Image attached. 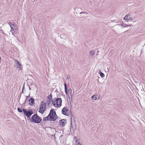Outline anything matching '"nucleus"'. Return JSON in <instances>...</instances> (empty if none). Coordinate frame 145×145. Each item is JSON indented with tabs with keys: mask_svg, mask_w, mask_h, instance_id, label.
I'll return each instance as SVG.
<instances>
[{
	"mask_svg": "<svg viewBox=\"0 0 145 145\" xmlns=\"http://www.w3.org/2000/svg\"><path fill=\"white\" fill-rule=\"evenodd\" d=\"M74 118L73 115H71V128L70 130L72 129L75 130L76 129V126L75 124Z\"/></svg>",
	"mask_w": 145,
	"mask_h": 145,
	"instance_id": "obj_5",
	"label": "nucleus"
},
{
	"mask_svg": "<svg viewBox=\"0 0 145 145\" xmlns=\"http://www.w3.org/2000/svg\"><path fill=\"white\" fill-rule=\"evenodd\" d=\"M24 86H23V88H22V93H23V91H24Z\"/></svg>",
	"mask_w": 145,
	"mask_h": 145,
	"instance_id": "obj_23",
	"label": "nucleus"
},
{
	"mask_svg": "<svg viewBox=\"0 0 145 145\" xmlns=\"http://www.w3.org/2000/svg\"><path fill=\"white\" fill-rule=\"evenodd\" d=\"M69 110L66 106H65L62 110V113L65 116H69V113L68 112Z\"/></svg>",
	"mask_w": 145,
	"mask_h": 145,
	"instance_id": "obj_8",
	"label": "nucleus"
},
{
	"mask_svg": "<svg viewBox=\"0 0 145 145\" xmlns=\"http://www.w3.org/2000/svg\"><path fill=\"white\" fill-rule=\"evenodd\" d=\"M64 86L65 91L66 94L68 95V98L69 99H72L73 95V93L72 92V90L70 89L67 91V86L66 83L65 84Z\"/></svg>",
	"mask_w": 145,
	"mask_h": 145,
	"instance_id": "obj_3",
	"label": "nucleus"
},
{
	"mask_svg": "<svg viewBox=\"0 0 145 145\" xmlns=\"http://www.w3.org/2000/svg\"><path fill=\"white\" fill-rule=\"evenodd\" d=\"M87 14L88 13H87L86 12H81L80 13V14Z\"/></svg>",
	"mask_w": 145,
	"mask_h": 145,
	"instance_id": "obj_20",
	"label": "nucleus"
},
{
	"mask_svg": "<svg viewBox=\"0 0 145 145\" xmlns=\"http://www.w3.org/2000/svg\"><path fill=\"white\" fill-rule=\"evenodd\" d=\"M121 25L124 28L127 27H130L131 26H133L131 24H129V25H128L124 23H123L121 24Z\"/></svg>",
	"mask_w": 145,
	"mask_h": 145,
	"instance_id": "obj_13",
	"label": "nucleus"
},
{
	"mask_svg": "<svg viewBox=\"0 0 145 145\" xmlns=\"http://www.w3.org/2000/svg\"><path fill=\"white\" fill-rule=\"evenodd\" d=\"M132 18V20L134 19V18Z\"/></svg>",
	"mask_w": 145,
	"mask_h": 145,
	"instance_id": "obj_26",
	"label": "nucleus"
},
{
	"mask_svg": "<svg viewBox=\"0 0 145 145\" xmlns=\"http://www.w3.org/2000/svg\"><path fill=\"white\" fill-rule=\"evenodd\" d=\"M1 31H2V29H1Z\"/></svg>",
	"mask_w": 145,
	"mask_h": 145,
	"instance_id": "obj_29",
	"label": "nucleus"
},
{
	"mask_svg": "<svg viewBox=\"0 0 145 145\" xmlns=\"http://www.w3.org/2000/svg\"><path fill=\"white\" fill-rule=\"evenodd\" d=\"M91 99L92 100H96L97 99V97H96V95H93V96H92L91 97Z\"/></svg>",
	"mask_w": 145,
	"mask_h": 145,
	"instance_id": "obj_16",
	"label": "nucleus"
},
{
	"mask_svg": "<svg viewBox=\"0 0 145 145\" xmlns=\"http://www.w3.org/2000/svg\"><path fill=\"white\" fill-rule=\"evenodd\" d=\"M32 121L36 123H39L42 121V119L37 115V114H34L31 117Z\"/></svg>",
	"mask_w": 145,
	"mask_h": 145,
	"instance_id": "obj_2",
	"label": "nucleus"
},
{
	"mask_svg": "<svg viewBox=\"0 0 145 145\" xmlns=\"http://www.w3.org/2000/svg\"><path fill=\"white\" fill-rule=\"evenodd\" d=\"M50 116L49 117L50 121H55L57 118V116L56 113L53 109H52L50 110V113L48 115Z\"/></svg>",
	"mask_w": 145,
	"mask_h": 145,
	"instance_id": "obj_1",
	"label": "nucleus"
},
{
	"mask_svg": "<svg viewBox=\"0 0 145 145\" xmlns=\"http://www.w3.org/2000/svg\"><path fill=\"white\" fill-rule=\"evenodd\" d=\"M62 100L60 98H57L56 100L53 101V103L54 106L56 107H59L62 104Z\"/></svg>",
	"mask_w": 145,
	"mask_h": 145,
	"instance_id": "obj_4",
	"label": "nucleus"
},
{
	"mask_svg": "<svg viewBox=\"0 0 145 145\" xmlns=\"http://www.w3.org/2000/svg\"><path fill=\"white\" fill-rule=\"evenodd\" d=\"M50 116V115H48L46 117L44 118L43 119V121H47V120H49V117Z\"/></svg>",
	"mask_w": 145,
	"mask_h": 145,
	"instance_id": "obj_14",
	"label": "nucleus"
},
{
	"mask_svg": "<svg viewBox=\"0 0 145 145\" xmlns=\"http://www.w3.org/2000/svg\"><path fill=\"white\" fill-rule=\"evenodd\" d=\"M59 123L61 126H64L66 123V120L63 119L60 121Z\"/></svg>",
	"mask_w": 145,
	"mask_h": 145,
	"instance_id": "obj_10",
	"label": "nucleus"
},
{
	"mask_svg": "<svg viewBox=\"0 0 145 145\" xmlns=\"http://www.w3.org/2000/svg\"><path fill=\"white\" fill-rule=\"evenodd\" d=\"M94 53L95 52L93 50H91L89 52L90 56H91L94 55Z\"/></svg>",
	"mask_w": 145,
	"mask_h": 145,
	"instance_id": "obj_15",
	"label": "nucleus"
},
{
	"mask_svg": "<svg viewBox=\"0 0 145 145\" xmlns=\"http://www.w3.org/2000/svg\"><path fill=\"white\" fill-rule=\"evenodd\" d=\"M100 76L102 77H103L105 76L104 74L102 72H101V73L100 74Z\"/></svg>",
	"mask_w": 145,
	"mask_h": 145,
	"instance_id": "obj_19",
	"label": "nucleus"
},
{
	"mask_svg": "<svg viewBox=\"0 0 145 145\" xmlns=\"http://www.w3.org/2000/svg\"><path fill=\"white\" fill-rule=\"evenodd\" d=\"M11 23H8V24L10 25H11V24H10Z\"/></svg>",
	"mask_w": 145,
	"mask_h": 145,
	"instance_id": "obj_28",
	"label": "nucleus"
},
{
	"mask_svg": "<svg viewBox=\"0 0 145 145\" xmlns=\"http://www.w3.org/2000/svg\"><path fill=\"white\" fill-rule=\"evenodd\" d=\"M74 145H82L80 143L77 142Z\"/></svg>",
	"mask_w": 145,
	"mask_h": 145,
	"instance_id": "obj_22",
	"label": "nucleus"
},
{
	"mask_svg": "<svg viewBox=\"0 0 145 145\" xmlns=\"http://www.w3.org/2000/svg\"><path fill=\"white\" fill-rule=\"evenodd\" d=\"M29 101L30 105H33L34 104V100L33 98H31Z\"/></svg>",
	"mask_w": 145,
	"mask_h": 145,
	"instance_id": "obj_12",
	"label": "nucleus"
},
{
	"mask_svg": "<svg viewBox=\"0 0 145 145\" xmlns=\"http://www.w3.org/2000/svg\"><path fill=\"white\" fill-rule=\"evenodd\" d=\"M23 112L24 115L26 116L27 118H29L32 114H33L32 111L29 109H23Z\"/></svg>",
	"mask_w": 145,
	"mask_h": 145,
	"instance_id": "obj_7",
	"label": "nucleus"
},
{
	"mask_svg": "<svg viewBox=\"0 0 145 145\" xmlns=\"http://www.w3.org/2000/svg\"><path fill=\"white\" fill-rule=\"evenodd\" d=\"M46 107V104L44 103L43 101H41L40 105L39 112L42 114L43 113L45 110Z\"/></svg>",
	"mask_w": 145,
	"mask_h": 145,
	"instance_id": "obj_6",
	"label": "nucleus"
},
{
	"mask_svg": "<svg viewBox=\"0 0 145 145\" xmlns=\"http://www.w3.org/2000/svg\"><path fill=\"white\" fill-rule=\"evenodd\" d=\"M15 62L16 63V66L17 68L19 69V70H21L22 69V65L20 63V62L18 61L17 60H15Z\"/></svg>",
	"mask_w": 145,
	"mask_h": 145,
	"instance_id": "obj_9",
	"label": "nucleus"
},
{
	"mask_svg": "<svg viewBox=\"0 0 145 145\" xmlns=\"http://www.w3.org/2000/svg\"><path fill=\"white\" fill-rule=\"evenodd\" d=\"M74 140H75V142H76L77 143V142L78 141V138H76V137H74Z\"/></svg>",
	"mask_w": 145,
	"mask_h": 145,
	"instance_id": "obj_21",
	"label": "nucleus"
},
{
	"mask_svg": "<svg viewBox=\"0 0 145 145\" xmlns=\"http://www.w3.org/2000/svg\"><path fill=\"white\" fill-rule=\"evenodd\" d=\"M11 25H10V26L11 27L12 29L14 31V25L13 24H12L11 23H10Z\"/></svg>",
	"mask_w": 145,
	"mask_h": 145,
	"instance_id": "obj_17",
	"label": "nucleus"
},
{
	"mask_svg": "<svg viewBox=\"0 0 145 145\" xmlns=\"http://www.w3.org/2000/svg\"><path fill=\"white\" fill-rule=\"evenodd\" d=\"M124 19L125 20H127V21L132 20V18L130 17L129 14L126 15L124 17Z\"/></svg>",
	"mask_w": 145,
	"mask_h": 145,
	"instance_id": "obj_11",
	"label": "nucleus"
},
{
	"mask_svg": "<svg viewBox=\"0 0 145 145\" xmlns=\"http://www.w3.org/2000/svg\"><path fill=\"white\" fill-rule=\"evenodd\" d=\"M29 89H30V90L31 89V88L30 87H29Z\"/></svg>",
	"mask_w": 145,
	"mask_h": 145,
	"instance_id": "obj_27",
	"label": "nucleus"
},
{
	"mask_svg": "<svg viewBox=\"0 0 145 145\" xmlns=\"http://www.w3.org/2000/svg\"><path fill=\"white\" fill-rule=\"evenodd\" d=\"M70 78V76H67V79H69Z\"/></svg>",
	"mask_w": 145,
	"mask_h": 145,
	"instance_id": "obj_24",
	"label": "nucleus"
},
{
	"mask_svg": "<svg viewBox=\"0 0 145 145\" xmlns=\"http://www.w3.org/2000/svg\"><path fill=\"white\" fill-rule=\"evenodd\" d=\"M12 33V34L14 36V33Z\"/></svg>",
	"mask_w": 145,
	"mask_h": 145,
	"instance_id": "obj_25",
	"label": "nucleus"
},
{
	"mask_svg": "<svg viewBox=\"0 0 145 145\" xmlns=\"http://www.w3.org/2000/svg\"><path fill=\"white\" fill-rule=\"evenodd\" d=\"M18 111L20 112H22L23 111V110H22L21 108H17Z\"/></svg>",
	"mask_w": 145,
	"mask_h": 145,
	"instance_id": "obj_18",
	"label": "nucleus"
}]
</instances>
